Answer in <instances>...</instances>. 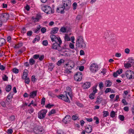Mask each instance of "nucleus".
Listing matches in <instances>:
<instances>
[{
  "instance_id": "obj_10",
  "label": "nucleus",
  "mask_w": 134,
  "mask_h": 134,
  "mask_svg": "<svg viewBox=\"0 0 134 134\" xmlns=\"http://www.w3.org/2000/svg\"><path fill=\"white\" fill-rule=\"evenodd\" d=\"M82 75L80 72H78L76 73L74 75V77L75 80L76 81H80L81 80Z\"/></svg>"
},
{
  "instance_id": "obj_54",
  "label": "nucleus",
  "mask_w": 134,
  "mask_h": 134,
  "mask_svg": "<svg viewBox=\"0 0 134 134\" xmlns=\"http://www.w3.org/2000/svg\"><path fill=\"white\" fill-rule=\"evenodd\" d=\"M122 69H119L118 70H117L116 72L119 74H120L122 72Z\"/></svg>"
},
{
  "instance_id": "obj_23",
  "label": "nucleus",
  "mask_w": 134,
  "mask_h": 134,
  "mask_svg": "<svg viewBox=\"0 0 134 134\" xmlns=\"http://www.w3.org/2000/svg\"><path fill=\"white\" fill-rule=\"evenodd\" d=\"M98 86V84H97L96 85L93 86L92 87V89L93 90V92H92L94 94H95V93L97 92L98 90L97 89V87Z\"/></svg>"
},
{
  "instance_id": "obj_48",
  "label": "nucleus",
  "mask_w": 134,
  "mask_h": 134,
  "mask_svg": "<svg viewBox=\"0 0 134 134\" xmlns=\"http://www.w3.org/2000/svg\"><path fill=\"white\" fill-rule=\"evenodd\" d=\"M25 80V82L27 84H29L30 82V79L29 78L27 77L24 79Z\"/></svg>"
},
{
  "instance_id": "obj_3",
  "label": "nucleus",
  "mask_w": 134,
  "mask_h": 134,
  "mask_svg": "<svg viewBox=\"0 0 134 134\" xmlns=\"http://www.w3.org/2000/svg\"><path fill=\"white\" fill-rule=\"evenodd\" d=\"M47 112L46 109H42L39 111L38 113V117L40 119H43L45 117Z\"/></svg>"
},
{
  "instance_id": "obj_36",
  "label": "nucleus",
  "mask_w": 134,
  "mask_h": 134,
  "mask_svg": "<svg viewBox=\"0 0 134 134\" xmlns=\"http://www.w3.org/2000/svg\"><path fill=\"white\" fill-rule=\"evenodd\" d=\"M99 86L100 90L102 89L104 87V84L102 82H100L99 84Z\"/></svg>"
},
{
  "instance_id": "obj_30",
  "label": "nucleus",
  "mask_w": 134,
  "mask_h": 134,
  "mask_svg": "<svg viewBox=\"0 0 134 134\" xmlns=\"http://www.w3.org/2000/svg\"><path fill=\"white\" fill-rule=\"evenodd\" d=\"M54 67V65L51 63H50L48 66L49 69V70L51 71L52 70Z\"/></svg>"
},
{
  "instance_id": "obj_33",
  "label": "nucleus",
  "mask_w": 134,
  "mask_h": 134,
  "mask_svg": "<svg viewBox=\"0 0 134 134\" xmlns=\"http://www.w3.org/2000/svg\"><path fill=\"white\" fill-rule=\"evenodd\" d=\"M84 41V40L82 36H78L76 41Z\"/></svg>"
},
{
  "instance_id": "obj_32",
  "label": "nucleus",
  "mask_w": 134,
  "mask_h": 134,
  "mask_svg": "<svg viewBox=\"0 0 134 134\" xmlns=\"http://www.w3.org/2000/svg\"><path fill=\"white\" fill-rule=\"evenodd\" d=\"M131 65L129 63H127L126 64H124V67L125 68H128L131 67Z\"/></svg>"
},
{
  "instance_id": "obj_6",
  "label": "nucleus",
  "mask_w": 134,
  "mask_h": 134,
  "mask_svg": "<svg viewBox=\"0 0 134 134\" xmlns=\"http://www.w3.org/2000/svg\"><path fill=\"white\" fill-rule=\"evenodd\" d=\"M9 15L8 14H0V19L3 22H6L9 19Z\"/></svg>"
},
{
  "instance_id": "obj_60",
  "label": "nucleus",
  "mask_w": 134,
  "mask_h": 134,
  "mask_svg": "<svg viewBox=\"0 0 134 134\" xmlns=\"http://www.w3.org/2000/svg\"><path fill=\"white\" fill-rule=\"evenodd\" d=\"M69 46L72 49H73L74 48V44L71 43H70L69 44Z\"/></svg>"
},
{
  "instance_id": "obj_42",
  "label": "nucleus",
  "mask_w": 134,
  "mask_h": 134,
  "mask_svg": "<svg viewBox=\"0 0 134 134\" xmlns=\"http://www.w3.org/2000/svg\"><path fill=\"white\" fill-rule=\"evenodd\" d=\"M42 44L43 46H47L48 44V41L47 40L43 41L42 42Z\"/></svg>"
},
{
  "instance_id": "obj_39",
  "label": "nucleus",
  "mask_w": 134,
  "mask_h": 134,
  "mask_svg": "<svg viewBox=\"0 0 134 134\" xmlns=\"http://www.w3.org/2000/svg\"><path fill=\"white\" fill-rule=\"evenodd\" d=\"M93 119L96 120L95 123L96 124H97L99 123V119L97 117L94 116L93 118Z\"/></svg>"
},
{
  "instance_id": "obj_20",
  "label": "nucleus",
  "mask_w": 134,
  "mask_h": 134,
  "mask_svg": "<svg viewBox=\"0 0 134 134\" xmlns=\"http://www.w3.org/2000/svg\"><path fill=\"white\" fill-rule=\"evenodd\" d=\"M28 71L26 69H25L23 73V76H22V79H25L27 78V76L28 74Z\"/></svg>"
},
{
  "instance_id": "obj_16",
  "label": "nucleus",
  "mask_w": 134,
  "mask_h": 134,
  "mask_svg": "<svg viewBox=\"0 0 134 134\" xmlns=\"http://www.w3.org/2000/svg\"><path fill=\"white\" fill-rule=\"evenodd\" d=\"M92 131V126L90 125H88L86 126L85 131L88 133H91Z\"/></svg>"
},
{
  "instance_id": "obj_55",
  "label": "nucleus",
  "mask_w": 134,
  "mask_h": 134,
  "mask_svg": "<svg viewBox=\"0 0 134 134\" xmlns=\"http://www.w3.org/2000/svg\"><path fill=\"white\" fill-rule=\"evenodd\" d=\"M76 105L78 106L79 107H83V104L81 103H79V102H77L76 103Z\"/></svg>"
},
{
  "instance_id": "obj_56",
  "label": "nucleus",
  "mask_w": 134,
  "mask_h": 134,
  "mask_svg": "<svg viewBox=\"0 0 134 134\" xmlns=\"http://www.w3.org/2000/svg\"><path fill=\"white\" fill-rule=\"evenodd\" d=\"M32 20L33 21L35 22H38L39 21V20H38V19H37L36 17L35 18H34L33 17H32Z\"/></svg>"
},
{
  "instance_id": "obj_13",
  "label": "nucleus",
  "mask_w": 134,
  "mask_h": 134,
  "mask_svg": "<svg viewBox=\"0 0 134 134\" xmlns=\"http://www.w3.org/2000/svg\"><path fill=\"white\" fill-rule=\"evenodd\" d=\"M65 67L69 70H71L74 66V64L72 61L69 62L65 64Z\"/></svg>"
},
{
  "instance_id": "obj_50",
  "label": "nucleus",
  "mask_w": 134,
  "mask_h": 134,
  "mask_svg": "<svg viewBox=\"0 0 134 134\" xmlns=\"http://www.w3.org/2000/svg\"><path fill=\"white\" fill-rule=\"evenodd\" d=\"M119 119L122 121H123L124 120V116L121 115H120L119 116Z\"/></svg>"
},
{
  "instance_id": "obj_51",
  "label": "nucleus",
  "mask_w": 134,
  "mask_h": 134,
  "mask_svg": "<svg viewBox=\"0 0 134 134\" xmlns=\"http://www.w3.org/2000/svg\"><path fill=\"white\" fill-rule=\"evenodd\" d=\"M12 97L13 96H12V94L10 93H9L7 96V99L9 100L11 99L12 98Z\"/></svg>"
},
{
  "instance_id": "obj_29",
  "label": "nucleus",
  "mask_w": 134,
  "mask_h": 134,
  "mask_svg": "<svg viewBox=\"0 0 134 134\" xmlns=\"http://www.w3.org/2000/svg\"><path fill=\"white\" fill-rule=\"evenodd\" d=\"M12 86L10 85H8L5 88V90L7 92H9L11 90Z\"/></svg>"
},
{
  "instance_id": "obj_59",
  "label": "nucleus",
  "mask_w": 134,
  "mask_h": 134,
  "mask_svg": "<svg viewBox=\"0 0 134 134\" xmlns=\"http://www.w3.org/2000/svg\"><path fill=\"white\" fill-rule=\"evenodd\" d=\"M32 34V32L31 31H28L27 33V34L28 36H31Z\"/></svg>"
},
{
  "instance_id": "obj_47",
  "label": "nucleus",
  "mask_w": 134,
  "mask_h": 134,
  "mask_svg": "<svg viewBox=\"0 0 134 134\" xmlns=\"http://www.w3.org/2000/svg\"><path fill=\"white\" fill-rule=\"evenodd\" d=\"M41 27L39 25V27H37V29L35 30V32L36 33L40 31V30Z\"/></svg>"
},
{
  "instance_id": "obj_61",
  "label": "nucleus",
  "mask_w": 134,
  "mask_h": 134,
  "mask_svg": "<svg viewBox=\"0 0 134 134\" xmlns=\"http://www.w3.org/2000/svg\"><path fill=\"white\" fill-rule=\"evenodd\" d=\"M122 102L124 104V105H127L128 104L125 99H123L122 100Z\"/></svg>"
},
{
  "instance_id": "obj_27",
  "label": "nucleus",
  "mask_w": 134,
  "mask_h": 134,
  "mask_svg": "<svg viewBox=\"0 0 134 134\" xmlns=\"http://www.w3.org/2000/svg\"><path fill=\"white\" fill-rule=\"evenodd\" d=\"M66 31V28L64 27H62L60 30V31L63 33H65Z\"/></svg>"
},
{
  "instance_id": "obj_46",
  "label": "nucleus",
  "mask_w": 134,
  "mask_h": 134,
  "mask_svg": "<svg viewBox=\"0 0 134 134\" xmlns=\"http://www.w3.org/2000/svg\"><path fill=\"white\" fill-rule=\"evenodd\" d=\"M22 45V43H20L16 45L15 46V48H19L21 47Z\"/></svg>"
},
{
  "instance_id": "obj_7",
  "label": "nucleus",
  "mask_w": 134,
  "mask_h": 134,
  "mask_svg": "<svg viewBox=\"0 0 134 134\" xmlns=\"http://www.w3.org/2000/svg\"><path fill=\"white\" fill-rule=\"evenodd\" d=\"M126 75L127 78L129 79H133L134 78V72L130 70H128L126 72Z\"/></svg>"
},
{
  "instance_id": "obj_41",
  "label": "nucleus",
  "mask_w": 134,
  "mask_h": 134,
  "mask_svg": "<svg viewBox=\"0 0 134 134\" xmlns=\"http://www.w3.org/2000/svg\"><path fill=\"white\" fill-rule=\"evenodd\" d=\"M78 118V116L76 115H74L72 116V119L74 120H76L77 118Z\"/></svg>"
},
{
  "instance_id": "obj_14",
  "label": "nucleus",
  "mask_w": 134,
  "mask_h": 134,
  "mask_svg": "<svg viewBox=\"0 0 134 134\" xmlns=\"http://www.w3.org/2000/svg\"><path fill=\"white\" fill-rule=\"evenodd\" d=\"M71 118L69 115H66L63 119V121L65 124H66L69 123L71 120Z\"/></svg>"
},
{
  "instance_id": "obj_52",
  "label": "nucleus",
  "mask_w": 134,
  "mask_h": 134,
  "mask_svg": "<svg viewBox=\"0 0 134 134\" xmlns=\"http://www.w3.org/2000/svg\"><path fill=\"white\" fill-rule=\"evenodd\" d=\"M129 134H134V130L131 129H129Z\"/></svg>"
},
{
  "instance_id": "obj_34",
  "label": "nucleus",
  "mask_w": 134,
  "mask_h": 134,
  "mask_svg": "<svg viewBox=\"0 0 134 134\" xmlns=\"http://www.w3.org/2000/svg\"><path fill=\"white\" fill-rule=\"evenodd\" d=\"M56 113V111L55 109H53L50 111L48 113V115L50 116L52 114H53Z\"/></svg>"
},
{
  "instance_id": "obj_17",
  "label": "nucleus",
  "mask_w": 134,
  "mask_h": 134,
  "mask_svg": "<svg viewBox=\"0 0 134 134\" xmlns=\"http://www.w3.org/2000/svg\"><path fill=\"white\" fill-rule=\"evenodd\" d=\"M91 86L90 83L89 82H86L84 83L82 85V87L84 89H87Z\"/></svg>"
},
{
  "instance_id": "obj_5",
  "label": "nucleus",
  "mask_w": 134,
  "mask_h": 134,
  "mask_svg": "<svg viewBox=\"0 0 134 134\" xmlns=\"http://www.w3.org/2000/svg\"><path fill=\"white\" fill-rule=\"evenodd\" d=\"M42 10L46 13L47 14H50L52 13H53L51 8L48 5H46L43 7L42 8Z\"/></svg>"
},
{
  "instance_id": "obj_22",
  "label": "nucleus",
  "mask_w": 134,
  "mask_h": 134,
  "mask_svg": "<svg viewBox=\"0 0 134 134\" xmlns=\"http://www.w3.org/2000/svg\"><path fill=\"white\" fill-rule=\"evenodd\" d=\"M102 97L98 96L97 97V100L96 103L97 104H98L101 103V102L102 101Z\"/></svg>"
},
{
  "instance_id": "obj_18",
  "label": "nucleus",
  "mask_w": 134,
  "mask_h": 134,
  "mask_svg": "<svg viewBox=\"0 0 134 134\" xmlns=\"http://www.w3.org/2000/svg\"><path fill=\"white\" fill-rule=\"evenodd\" d=\"M86 44L84 42V41L81 43H79V44L76 45V46L77 47H80L82 48H85L86 47Z\"/></svg>"
},
{
  "instance_id": "obj_40",
  "label": "nucleus",
  "mask_w": 134,
  "mask_h": 134,
  "mask_svg": "<svg viewBox=\"0 0 134 134\" xmlns=\"http://www.w3.org/2000/svg\"><path fill=\"white\" fill-rule=\"evenodd\" d=\"M15 117L14 115H12L9 117V120L11 121H14L15 120Z\"/></svg>"
},
{
  "instance_id": "obj_28",
  "label": "nucleus",
  "mask_w": 134,
  "mask_h": 134,
  "mask_svg": "<svg viewBox=\"0 0 134 134\" xmlns=\"http://www.w3.org/2000/svg\"><path fill=\"white\" fill-rule=\"evenodd\" d=\"M106 83L107 84L106 87H110L111 84V82L109 80H107L106 81Z\"/></svg>"
},
{
  "instance_id": "obj_4",
  "label": "nucleus",
  "mask_w": 134,
  "mask_h": 134,
  "mask_svg": "<svg viewBox=\"0 0 134 134\" xmlns=\"http://www.w3.org/2000/svg\"><path fill=\"white\" fill-rule=\"evenodd\" d=\"M34 132L36 134H42L44 132V129L41 127H35L33 130Z\"/></svg>"
},
{
  "instance_id": "obj_21",
  "label": "nucleus",
  "mask_w": 134,
  "mask_h": 134,
  "mask_svg": "<svg viewBox=\"0 0 134 134\" xmlns=\"http://www.w3.org/2000/svg\"><path fill=\"white\" fill-rule=\"evenodd\" d=\"M59 29L57 27H55L53 28L51 31V34L56 33L58 31Z\"/></svg>"
},
{
  "instance_id": "obj_64",
  "label": "nucleus",
  "mask_w": 134,
  "mask_h": 134,
  "mask_svg": "<svg viewBox=\"0 0 134 134\" xmlns=\"http://www.w3.org/2000/svg\"><path fill=\"white\" fill-rule=\"evenodd\" d=\"M77 5V4L75 2L74 3H73V9L74 10L75 9H76Z\"/></svg>"
},
{
  "instance_id": "obj_24",
  "label": "nucleus",
  "mask_w": 134,
  "mask_h": 134,
  "mask_svg": "<svg viewBox=\"0 0 134 134\" xmlns=\"http://www.w3.org/2000/svg\"><path fill=\"white\" fill-rule=\"evenodd\" d=\"M5 40L3 38H0V46H2L5 43Z\"/></svg>"
},
{
  "instance_id": "obj_31",
  "label": "nucleus",
  "mask_w": 134,
  "mask_h": 134,
  "mask_svg": "<svg viewBox=\"0 0 134 134\" xmlns=\"http://www.w3.org/2000/svg\"><path fill=\"white\" fill-rule=\"evenodd\" d=\"M35 61L33 59H31L29 60V63L31 65H34L35 63Z\"/></svg>"
},
{
  "instance_id": "obj_53",
  "label": "nucleus",
  "mask_w": 134,
  "mask_h": 134,
  "mask_svg": "<svg viewBox=\"0 0 134 134\" xmlns=\"http://www.w3.org/2000/svg\"><path fill=\"white\" fill-rule=\"evenodd\" d=\"M54 106L53 104H48L46 105L45 106V107L46 108H51L52 107H53Z\"/></svg>"
},
{
  "instance_id": "obj_57",
  "label": "nucleus",
  "mask_w": 134,
  "mask_h": 134,
  "mask_svg": "<svg viewBox=\"0 0 134 134\" xmlns=\"http://www.w3.org/2000/svg\"><path fill=\"white\" fill-rule=\"evenodd\" d=\"M95 94L92 93L89 96V98L91 99H94V96Z\"/></svg>"
},
{
  "instance_id": "obj_8",
  "label": "nucleus",
  "mask_w": 134,
  "mask_h": 134,
  "mask_svg": "<svg viewBox=\"0 0 134 134\" xmlns=\"http://www.w3.org/2000/svg\"><path fill=\"white\" fill-rule=\"evenodd\" d=\"M63 5L65 8V10H68L71 5L70 0H63Z\"/></svg>"
},
{
  "instance_id": "obj_58",
  "label": "nucleus",
  "mask_w": 134,
  "mask_h": 134,
  "mask_svg": "<svg viewBox=\"0 0 134 134\" xmlns=\"http://www.w3.org/2000/svg\"><path fill=\"white\" fill-rule=\"evenodd\" d=\"M64 39L65 40L67 41H70V37H69L68 35L65 36Z\"/></svg>"
},
{
  "instance_id": "obj_38",
  "label": "nucleus",
  "mask_w": 134,
  "mask_h": 134,
  "mask_svg": "<svg viewBox=\"0 0 134 134\" xmlns=\"http://www.w3.org/2000/svg\"><path fill=\"white\" fill-rule=\"evenodd\" d=\"M48 95L51 97H52L54 98L55 97V96H56L55 94H54L53 92H48Z\"/></svg>"
},
{
  "instance_id": "obj_49",
  "label": "nucleus",
  "mask_w": 134,
  "mask_h": 134,
  "mask_svg": "<svg viewBox=\"0 0 134 134\" xmlns=\"http://www.w3.org/2000/svg\"><path fill=\"white\" fill-rule=\"evenodd\" d=\"M45 98H43L41 100V104L42 105H44L45 103Z\"/></svg>"
},
{
  "instance_id": "obj_44",
  "label": "nucleus",
  "mask_w": 134,
  "mask_h": 134,
  "mask_svg": "<svg viewBox=\"0 0 134 134\" xmlns=\"http://www.w3.org/2000/svg\"><path fill=\"white\" fill-rule=\"evenodd\" d=\"M13 70V72L15 74H17L19 72V70L16 68H14Z\"/></svg>"
},
{
  "instance_id": "obj_63",
  "label": "nucleus",
  "mask_w": 134,
  "mask_h": 134,
  "mask_svg": "<svg viewBox=\"0 0 134 134\" xmlns=\"http://www.w3.org/2000/svg\"><path fill=\"white\" fill-rule=\"evenodd\" d=\"M63 60L62 59H60V60H59L57 63V64L58 66H59L62 63V61H63Z\"/></svg>"
},
{
  "instance_id": "obj_19",
  "label": "nucleus",
  "mask_w": 134,
  "mask_h": 134,
  "mask_svg": "<svg viewBox=\"0 0 134 134\" xmlns=\"http://www.w3.org/2000/svg\"><path fill=\"white\" fill-rule=\"evenodd\" d=\"M66 92L67 93H68V95L71 98V99H72V95L71 88L69 87H67Z\"/></svg>"
},
{
  "instance_id": "obj_1",
  "label": "nucleus",
  "mask_w": 134,
  "mask_h": 134,
  "mask_svg": "<svg viewBox=\"0 0 134 134\" xmlns=\"http://www.w3.org/2000/svg\"><path fill=\"white\" fill-rule=\"evenodd\" d=\"M50 37L52 42H55L52 44V48L59 51H62V48L60 46L62 44V41L59 37H57L54 35H52L50 36Z\"/></svg>"
},
{
  "instance_id": "obj_2",
  "label": "nucleus",
  "mask_w": 134,
  "mask_h": 134,
  "mask_svg": "<svg viewBox=\"0 0 134 134\" xmlns=\"http://www.w3.org/2000/svg\"><path fill=\"white\" fill-rule=\"evenodd\" d=\"M103 37L105 39H107V41H109L111 43L115 42V40L113 35L110 34L108 32H105Z\"/></svg>"
},
{
  "instance_id": "obj_25",
  "label": "nucleus",
  "mask_w": 134,
  "mask_h": 134,
  "mask_svg": "<svg viewBox=\"0 0 134 134\" xmlns=\"http://www.w3.org/2000/svg\"><path fill=\"white\" fill-rule=\"evenodd\" d=\"M111 92V93H114L113 90H111V89L110 88H107L105 91V93H107L108 92Z\"/></svg>"
},
{
  "instance_id": "obj_45",
  "label": "nucleus",
  "mask_w": 134,
  "mask_h": 134,
  "mask_svg": "<svg viewBox=\"0 0 134 134\" xmlns=\"http://www.w3.org/2000/svg\"><path fill=\"white\" fill-rule=\"evenodd\" d=\"M101 70H102L99 73H102L103 74V75H104L105 74L106 72H107L106 69H103Z\"/></svg>"
},
{
  "instance_id": "obj_11",
  "label": "nucleus",
  "mask_w": 134,
  "mask_h": 134,
  "mask_svg": "<svg viewBox=\"0 0 134 134\" xmlns=\"http://www.w3.org/2000/svg\"><path fill=\"white\" fill-rule=\"evenodd\" d=\"M65 8L63 5H59L57 8L56 11L58 13L62 14L64 13V10Z\"/></svg>"
},
{
  "instance_id": "obj_43",
  "label": "nucleus",
  "mask_w": 134,
  "mask_h": 134,
  "mask_svg": "<svg viewBox=\"0 0 134 134\" xmlns=\"http://www.w3.org/2000/svg\"><path fill=\"white\" fill-rule=\"evenodd\" d=\"M66 68V69H65L64 71V72L65 73L68 74L71 72V71H70V70H69V69H67V68Z\"/></svg>"
},
{
  "instance_id": "obj_62",
  "label": "nucleus",
  "mask_w": 134,
  "mask_h": 134,
  "mask_svg": "<svg viewBox=\"0 0 134 134\" xmlns=\"http://www.w3.org/2000/svg\"><path fill=\"white\" fill-rule=\"evenodd\" d=\"M2 78L4 81H7L8 80V77L5 75Z\"/></svg>"
},
{
  "instance_id": "obj_9",
  "label": "nucleus",
  "mask_w": 134,
  "mask_h": 134,
  "mask_svg": "<svg viewBox=\"0 0 134 134\" xmlns=\"http://www.w3.org/2000/svg\"><path fill=\"white\" fill-rule=\"evenodd\" d=\"M98 67L97 64L96 63H93L90 66V69L91 71L93 72H95L98 70Z\"/></svg>"
},
{
  "instance_id": "obj_26",
  "label": "nucleus",
  "mask_w": 134,
  "mask_h": 134,
  "mask_svg": "<svg viewBox=\"0 0 134 134\" xmlns=\"http://www.w3.org/2000/svg\"><path fill=\"white\" fill-rule=\"evenodd\" d=\"M103 116L105 117L109 115V112L107 111H104L103 112Z\"/></svg>"
},
{
  "instance_id": "obj_35",
  "label": "nucleus",
  "mask_w": 134,
  "mask_h": 134,
  "mask_svg": "<svg viewBox=\"0 0 134 134\" xmlns=\"http://www.w3.org/2000/svg\"><path fill=\"white\" fill-rule=\"evenodd\" d=\"M128 60H129L128 62L132 63V64H134V60L132 58H129Z\"/></svg>"
},
{
  "instance_id": "obj_37",
  "label": "nucleus",
  "mask_w": 134,
  "mask_h": 134,
  "mask_svg": "<svg viewBox=\"0 0 134 134\" xmlns=\"http://www.w3.org/2000/svg\"><path fill=\"white\" fill-rule=\"evenodd\" d=\"M115 112L113 111H111L110 113V116L112 118H114L115 116Z\"/></svg>"
},
{
  "instance_id": "obj_15",
  "label": "nucleus",
  "mask_w": 134,
  "mask_h": 134,
  "mask_svg": "<svg viewBox=\"0 0 134 134\" xmlns=\"http://www.w3.org/2000/svg\"><path fill=\"white\" fill-rule=\"evenodd\" d=\"M37 92V90H35L30 92L29 95L30 97L32 98H34L36 96Z\"/></svg>"
},
{
  "instance_id": "obj_12",
  "label": "nucleus",
  "mask_w": 134,
  "mask_h": 134,
  "mask_svg": "<svg viewBox=\"0 0 134 134\" xmlns=\"http://www.w3.org/2000/svg\"><path fill=\"white\" fill-rule=\"evenodd\" d=\"M66 96H64L63 95L61 94L58 96H56L59 99H62V100L64 101L65 102L70 103V100L68 97L66 95Z\"/></svg>"
}]
</instances>
